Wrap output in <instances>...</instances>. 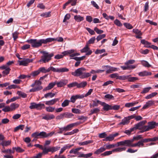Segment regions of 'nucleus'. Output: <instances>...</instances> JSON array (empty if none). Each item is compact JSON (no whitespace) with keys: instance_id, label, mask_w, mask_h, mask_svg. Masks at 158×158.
Masks as SVG:
<instances>
[{"instance_id":"1","label":"nucleus","mask_w":158,"mask_h":158,"mask_svg":"<svg viewBox=\"0 0 158 158\" xmlns=\"http://www.w3.org/2000/svg\"><path fill=\"white\" fill-rule=\"evenodd\" d=\"M86 69L83 67H81L76 69L74 72H72V75L77 77H79L81 79H84L90 76L89 73H87L86 72Z\"/></svg>"},{"instance_id":"2","label":"nucleus","mask_w":158,"mask_h":158,"mask_svg":"<svg viewBox=\"0 0 158 158\" xmlns=\"http://www.w3.org/2000/svg\"><path fill=\"white\" fill-rule=\"evenodd\" d=\"M49 40L48 38L46 39H42L38 40L36 39H30L27 40V42L31 44L33 47L37 48L41 46L42 44H46L48 43Z\"/></svg>"},{"instance_id":"3","label":"nucleus","mask_w":158,"mask_h":158,"mask_svg":"<svg viewBox=\"0 0 158 158\" xmlns=\"http://www.w3.org/2000/svg\"><path fill=\"white\" fill-rule=\"evenodd\" d=\"M54 133V132H52L48 133H47L44 131H42L40 133L38 132H36L33 133L31 136L35 139V140L39 138H47L48 137L52 136Z\"/></svg>"},{"instance_id":"4","label":"nucleus","mask_w":158,"mask_h":158,"mask_svg":"<svg viewBox=\"0 0 158 158\" xmlns=\"http://www.w3.org/2000/svg\"><path fill=\"white\" fill-rule=\"evenodd\" d=\"M43 55L41 56V58L39 61L43 62V63H46L49 62L52 59V57L53 56V53H49V52L45 51L41 52Z\"/></svg>"},{"instance_id":"5","label":"nucleus","mask_w":158,"mask_h":158,"mask_svg":"<svg viewBox=\"0 0 158 158\" xmlns=\"http://www.w3.org/2000/svg\"><path fill=\"white\" fill-rule=\"evenodd\" d=\"M134 141V139L130 140H126L124 141L118 142L117 143V146H127L131 147V143Z\"/></svg>"},{"instance_id":"6","label":"nucleus","mask_w":158,"mask_h":158,"mask_svg":"<svg viewBox=\"0 0 158 158\" xmlns=\"http://www.w3.org/2000/svg\"><path fill=\"white\" fill-rule=\"evenodd\" d=\"M158 126V123L152 121L148 123V126H144L143 127L144 131H148Z\"/></svg>"},{"instance_id":"7","label":"nucleus","mask_w":158,"mask_h":158,"mask_svg":"<svg viewBox=\"0 0 158 158\" xmlns=\"http://www.w3.org/2000/svg\"><path fill=\"white\" fill-rule=\"evenodd\" d=\"M45 105L43 103L37 104L35 102H31L30 104L29 108L31 109H36L38 110H41L43 108H44Z\"/></svg>"},{"instance_id":"8","label":"nucleus","mask_w":158,"mask_h":158,"mask_svg":"<svg viewBox=\"0 0 158 158\" xmlns=\"http://www.w3.org/2000/svg\"><path fill=\"white\" fill-rule=\"evenodd\" d=\"M33 60V59L24 58L22 60H18V62L19 63V65L27 66L29 63L32 62Z\"/></svg>"},{"instance_id":"9","label":"nucleus","mask_w":158,"mask_h":158,"mask_svg":"<svg viewBox=\"0 0 158 158\" xmlns=\"http://www.w3.org/2000/svg\"><path fill=\"white\" fill-rule=\"evenodd\" d=\"M146 123L147 121L146 120H144L138 123L135 124V125L136 129L142 130V132H144L145 131H144V130L143 129V127H144V125Z\"/></svg>"},{"instance_id":"10","label":"nucleus","mask_w":158,"mask_h":158,"mask_svg":"<svg viewBox=\"0 0 158 158\" xmlns=\"http://www.w3.org/2000/svg\"><path fill=\"white\" fill-rule=\"evenodd\" d=\"M41 82L40 81H35L34 83L32 84L31 86L35 87V89L39 88L38 91L42 89L43 87L41 85Z\"/></svg>"},{"instance_id":"11","label":"nucleus","mask_w":158,"mask_h":158,"mask_svg":"<svg viewBox=\"0 0 158 158\" xmlns=\"http://www.w3.org/2000/svg\"><path fill=\"white\" fill-rule=\"evenodd\" d=\"M84 97V95L83 94H77L76 95H73L71 97L70 100H69L70 102L74 103L77 99L82 98Z\"/></svg>"},{"instance_id":"12","label":"nucleus","mask_w":158,"mask_h":158,"mask_svg":"<svg viewBox=\"0 0 158 158\" xmlns=\"http://www.w3.org/2000/svg\"><path fill=\"white\" fill-rule=\"evenodd\" d=\"M81 122H77L74 123H71L67 125L66 126L64 127L65 129V131L70 130L72 128L76 126L79 125L81 124Z\"/></svg>"},{"instance_id":"13","label":"nucleus","mask_w":158,"mask_h":158,"mask_svg":"<svg viewBox=\"0 0 158 158\" xmlns=\"http://www.w3.org/2000/svg\"><path fill=\"white\" fill-rule=\"evenodd\" d=\"M68 83V81L67 80H61L60 81L56 82V84L58 87H61L64 86Z\"/></svg>"},{"instance_id":"14","label":"nucleus","mask_w":158,"mask_h":158,"mask_svg":"<svg viewBox=\"0 0 158 158\" xmlns=\"http://www.w3.org/2000/svg\"><path fill=\"white\" fill-rule=\"evenodd\" d=\"M104 67H106L107 69L109 68L106 71V73H111L112 72L116 71L118 70L117 68L110 67L108 65L105 66Z\"/></svg>"},{"instance_id":"15","label":"nucleus","mask_w":158,"mask_h":158,"mask_svg":"<svg viewBox=\"0 0 158 158\" xmlns=\"http://www.w3.org/2000/svg\"><path fill=\"white\" fill-rule=\"evenodd\" d=\"M59 100V99L58 98H54L50 100L46 101L45 102V104L48 106L52 105L55 104Z\"/></svg>"},{"instance_id":"16","label":"nucleus","mask_w":158,"mask_h":158,"mask_svg":"<svg viewBox=\"0 0 158 158\" xmlns=\"http://www.w3.org/2000/svg\"><path fill=\"white\" fill-rule=\"evenodd\" d=\"M154 101L152 100H151L148 101L146 102V104L144 105L142 108V109H145L148 108L150 106H152L153 104H154Z\"/></svg>"},{"instance_id":"17","label":"nucleus","mask_w":158,"mask_h":158,"mask_svg":"<svg viewBox=\"0 0 158 158\" xmlns=\"http://www.w3.org/2000/svg\"><path fill=\"white\" fill-rule=\"evenodd\" d=\"M130 122V121L128 119L127 117H125L122 120V121L118 124V125L123 126L128 124Z\"/></svg>"},{"instance_id":"18","label":"nucleus","mask_w":158,"mask_h":158,"mask_svg":"<svg viewBox=\"0 0 158 158\" xmlns=\"http://www.w3.org/2000/svg\"><path fill=\"white\" fill-rule=\"evenodd\" d=\"M48 39H49L48 43L53 41H57L59 42H63L64 39L62 37H59L56 38H48Z\"/></svg>"},{"instance_id":"19","label":"nucleus","mask_w":158,"mask_h":158,"mask_svg":"<svg viewBox=\"0 0 158 158\" xmlns=\"http://www.w3.org/2000/svg\"><path fill=\"white\" fill-rule=\"evenodd\" d=\"M152 74L151 72H148L146 71H144L139 73V76L143 77L144 76H150Z\"/></svg>"},{"instance_id":"20","label":"nucleus","mask_w":158,"mask_h":158,"mask_svg":"<svg viewBox=\"0 0 158 158\" xmlns=\"http://www.w3.org/2000/svg\"><path fill=\"white\" fill-rule=\"evenodd\" d=\"M73 144L72 145H64L62 148L60 152V155L63 152L67 149L70 148L71 147L73 146Z\"/></svg>"},{"instance_id":"21","label":"nucleus","mask_w":158,"mask_h":158,"mask_svg":"<svg viewBox=\"0 0 158 158\" xmlns=\"http://www.w3.org/2000/svg\"><path fill=\"white\" fill-rule=\"evenodd\" d=\"M55 117V116L52 114L51 115H47L44 116L42 118L47 120L54 119Z\"/></svg>"},{"instance_id":"22","label":"nucleus","mask_w":158,"mask_h":158,"mask_svg":"<svg viewBox=\"0 0 158 158\" xmlns=\"http://www.w3.org/2000/svg\"><path fill=\"white\" fill-rule=\"evenodd\" d=\"M55 85H56V81L51 82L49 83L48 86L45 88V90H50L53 88Z\"/></svg>"},{"instance_id":"23","label":"nucleus","mask_w":158,"mask_h":158,"mask_svg":"<svg viewBox=\"0 0 158 158\" xmlns=\"http://www.w3.org/2000/svg\"><path fill=\"white\" fill-rule=\"evenodd\" d=\"M43 151L42 153H43V154H46L48 153L49 152H51L52 150L51 147H49L48 148H46L45 147L44 148L43 147V149H42Z\"/></svg>"},{"instance_id":"24","label":"nucleus","mask_w":158,"mask_h":158,"mask_svg":"<svg viewBox=\"0 0 158 158\" xmlns=\"http://www.w3.org/2000/svg\"><path fill=\"white\" fill-rule=\"evenodd\" d=\"M75 50L73 49H71L67 51H64L62 53V54L64 56L68 55L69 54H71L72 53L74 52Z\"/></svg>"},{"instance_id":"25","label":"nucleus","mask_w":158,"mask_h":158,"mask_svg":"<svg viewBox=\"0 0 158 158\" xmlns=\"http://www.w3.org/2000/svg\"><path fill=\"white\" fill-rule=\"evenodd\" d=\"M139 103L138 102L135 101L134 102L127 103L125 104V106L127 107H130L133 106Z\"/></svg>"},{"instance_id":"26","label":"nucleus","mask_w":158,"mask_h":158,"mask_svg":"<svg viewBox=\"0 0 158 158\" xmlns=\"http://www.w3.org/2000/svg\"><path fill=\"white\" fill-rule=\"evenodd\" d=\"M74 19L77 22H80L82 21L84 19L83 17H82L80 15H76L74 16Z\"/></svg>"},{"instance_id":"27","label":"nucleus","mask_w":158,"mask_h":158,"mask_svg":"<svg viewBox=\"0 0 158 158\" xmlns=\"http://www.w3.org/2000/svg\"><path fill=\"white\" fill-rule=\"evenodd\" d=\"M127 79L129 81L133 82L139 80V78L137 77H131V75H128Z\"/></svg>"},{"instance_id":"28","label":"nucleus","mask_w":158,"mask_h":158,"mask_svg":"<svg viewBox=\"0 0 158 158\" xmlns=\"http://www.w3.org/2000/svg\"><path fill=\"white\" fill-rule=\"evenodd\" d=\"M11 143V140L3 141L1 143H0V145H2V146H7L10 145Z\"/></svg>"},{"instance_id":"29","label":"nucleus","mask_w":158,"mask_h":158,"mask_svg":"<svg viewBox=\"0 0 158 158\" xmlns=\"http://www.w3.org/2000/svg\"><path fill=\"white\" fill-rule=\"evenodd\" d=\"M141 43L145 45L146 48H150L151 44L145 40H142L141 41Z\"/></svg>"},{"instance_id":"30","label":"nucleus","mask_w":158,"mask_h":158,"mask_svg":"<svg viewBox=\"0 0 158 158\" xmlns=\"http://www.w3.org/2000/svg\"><path fill=\"white\" fill-rule=\"evenodd\" d=\"M10 107L11 111L15 110L19 107V105L17 103H13L10 105Z\"/></svg>"},{"instance_id":"31","label":"nucleus","mask_w":158,"mask_h":158,"mask_svg":"<svg viewBox=\"0 0 158 158\" xmlns=\"http://www.w3.org/2000/svg\"><path fill=\"white\" fill-rule=\"evenodd\" d=\"M126 149L125 147L118 148L112 150L113 152H120L123 151H125Z\"/></svg>"},{"instance_id":"32","label":"nucleus","mask_w":158,"mask_h":158,"mask_svg":"<svg viewBox=\"0 0 158 158\" xmlns=\"http://www.w3.org/2000/svg\"><path fill=\"white\" fill-rule=\"evenodd\" d=\"M106 148L103 147H101L99 149L97 150L94 152V153L98 155L101 153L102 152L105 151Z\"/></svg>"},{"instance_id":"33","label":"nucleus","mask_w":158,"mask_h":158,"mask_svg":"<svg viewBox=\"0 0 158 158\" xmlns=\"http://www.w3.org/2000/svg\"><path fill=\"white\" fill-rule=\"evenodd\" d=\"M104 103L103 105H102L103 106V110L108 111L109 110L112 109V107L110 106L106 103L105 102H104Z\"/></svg>"},{"instance_id":"34","label":"nucleus","mask_w":158,"mask_h":158,"mask_svg":"<svg viewBox=\"0 0 158 158\" xmlns=\"http://www.w3.org/2000/svg\"><path fill=\"white\" fill-rule=\"evenodd\" d=\"M92 155L93 153H89L85 154H82L79 155L78 157L88 158L90 157Z\"/></svg>"},{"instance_id":"35","label":"nucleus","mask_w":158,"mask_h":158,"mask_svg":"<svg viewBox=\"0 0 158 158\" xmlns=\"http://www.w3.org/2000/svg\"><path fill=\"white\" fill-rule=\"evenodd\" d=\"M93 141L91 140H88L83 142H80L78 143V144L80 145H86L89 143H93Z\"/></svg>"},{"instance_id":"36","label":"nucleus","mask_w":158,"mask_h":158,"mask_svg":"<svg viewBox=\"0 0 158 158\" xmlns=\"http://www.w3.org/2000/svg\"><path fill=\"white\" fill-rule=\"evenodd\" d=\"M40 16L44 18L50 17L51 16V12H48L43 13L40 14Z\"/></svg>"},{"instance_id":"37","label":"nucleus","mask_w":158,"mask_h":158,"mask_svg":"<svg viewBox=\"0 0 158 158\" xmlns=\"http://www.w3.org/2000/svg\"><path fill=\"white\" fill-rule=\"evenodd\" d=\"M87 85V82L85 81H82L80 83H78V88H84Z\"/></svg>"},{"instance_id":"38","label":"nucleus","mask_w":158,"mask_h":158,"mask_svg":"<svg viewBox=\"0 0 158 158\" xmlns=\"http://www.w3.org/2000/svg\"><path fill=\"white\" fill-rule=\"evenodd\" d=\"M112 134L110 135L109 136L106 137L105 139H103L104 141H112L114 140Z\"/></svg>"},{"instance_id":"39","label":"nucleus","mask_w":158,"mask_h":158,"mask_svg":"<svg viewBox=\"0 0 158 158\" xmlns=\"http://www.w3.org/2000/svg\"><path fill=\"white\" fill-rule=\"evenodd\" d=\"M25 125H19L15 128L14 131L15 132L18 131L19 129L23 130V129Z\"/></svg>"},{"instance_id":"40","label":"nucleus","mask_w":158,"mask_h":158,"mask_svg":"<svg viewBox=\"0 0 158 158\" xmlns=\"http://www.w3.org/2000/svg\"><path fill=\"white\" fill-rule=\"evenodd\" d=\"M79 130L77 129H76L73 130L71 132H67L66 133H65L64 134V135H72L74 133H76L78 132Z\"/></svg>"},{"instance_id":"41","label":"nucleus","mask_w":158,"mask_h":158,"mask_svg":"<svg viewBox=\"0 0 158 158\" xmlns=\"http://www.w3.org/2000/svg\"><path fill=\"white\" fill-rule=\"evenodd\" d=\"M157 94V93L156 92H153L150 94L147 95L145 97V98L146 99H149L155 96H156Z\"/></svg>"},{"instance_id":"42","label":"nucleus","mask_w":158,"mask_h":158,"mask_svg":"<svg viewBox=\"0 0 158 158\" xmlns=\"http://www.w3.org/2000/svg\"><path fill=\"white\" fill-rule=\"evenodd\" d=\"M40 73L42 72L44 73H46L49 72L48 68L46 69L44 67H41L39 69Z\"/></svg>"},{"instance_id":"43","label":"nucleus","mask_w":158,"mask_h":158,"mask_svg":"<svg viewBox=\"0 0 158 158\" xmlns=\"http://www.w3.org/2000/svg\"><path fill=\"white\" fill-rule=\"evenodd\" d=\"M141 63L143 66L145 67L149 68L151 66V65L149 64L145 60H142L141 61Z\"/></svg>"},{"instance_id":"44","label":"nucleus","mask_w":158,"mask_h":158,"mask_svg":"<svg viewBox=\"0 0 158 158\" xmlns=\"http://www.w3.org/2000/svg\"><path fill=\"white\" fill-rule=\"evenodd\" d=\"M69 71V69L66 67H63L58 69V73H63L67 72Z\"/></svg>"},{"instance_id":"45","label":"nucleus","mask_w":158,"mask_h":158,"mask_svg":"<svg viewBox=\"0 0 158 158\" xmlns=\"http://www.w3.org/2000/svg\"><path fill=\"white\" fill-rule=\"evenodd\" d=\"M64 118H69L73 116V114L71 113L65 112L64 113Z\"/></svg>"},{"instance_id":"46","label":"nucleus","mask_w":158,"mask_h":158,"mask_svg":"<svg viewBox=\"0 0 158 158\" xmlns=\"http://www.w3.org/2000/svg\"><path fill=\"white\" fill-rule=\"evenodd\" d=\"M67 86L68 87L71 88L72 87L77 86V88L78 83L77 82H74L68 85Z\"/></svg>"},{"instance_id":"47","label":"nucleus","mask_w":158,"mask_h":158,"mask_svg":"<svg viewBox=\"0 0 158 158\" xmlns=\"http://www.w3.org/2000/svg\"><path fill=\"white\" fill-rule=\"evenodd\" d=\"M55 109V107H53L50 106L46 107V110L47 111L50 112H53L54 111Z\"/></svg>"},{"instance_id":"48","label":"nucleus","mask_w":158,"mask_h":158,"mask_svg":"<svg viewBox=\"0 0 158 158\" xmlns=\"http://www.w3.org/2000/svg\"><path fill=\"white\" fill-rule=\"evenodd\" d=\"M70 101L68 100H65L62 103L61 106L63 107H65L69 105Z\"/></svg>"},{"instance_id":"49","label":"nucleus","mask_w":158,"mask_h":158,"mask_svg":"<svg viewBox=\"0 0 158 158\" xmlns=\"http://www.w3.org/2000/svg\"><path fill=\"white\" fill-rule=\"evenodd\" d=\"M10 68H8L6 69H5L2 72L3 74V77L5 76L6 75H8L10 73Z\"/></svg>"},{"instance_id":"50","label":"nucleus","mask_w":158,"mask_h":158,"mask_svg":"<svg viewBox=\"0 0 158 158\" xmlns=\"http://www.w3.org/2000/svg\"><path fill=\"white\" fill-rule=\"evenodd\" d=\"M40 73V72L39 69L33 71L31 73V75L33 77L36 76Z\"/></svg>"},{"instance_id":"51","label":"nucleus","mask_w":158,"mask_h":158,"mask_svg":"<svg viewBox=\"0 0 158 158\" xmlns=\"http://www.w3.org/2000/svg\"><path fill=\"white\" fill-rule=\"evenodd\" d=\"M89 49L88 45L86 44V46L84 47L81 50V52L82 53L86 52Z\"/></svg>"},{"instance_id":"52","label":"nucleus","mask_w":158,"mask_h":158,"mask_svg":"<svg viewBox=\"0 0 158 158\" xmlns=\"http://www.w3.org/2000/svg\"><path fill=\"white\" fill-rule=\"evenodd\" d=\"M48 70L49 72H50V71H52L54 72H58V68H55L52 66H50L48 68Z\"/></svg>"},{"instance_id":"53","label":"nucleus","mask_w":158,"mask_h":158,"mask_svg":"<svg viewBox=\"0 0 158 158\" xmlns=\"http://www.w3.org/2000/svg\"><path fill=\"white\" fill-rule=\"evenodd\" d=\"M55 95L54 93H52V92L48 93L44 95V97L47 98L48 97H50V98H52Z\"/></svg>"},{"instance_id":"54","label":"nucleus","mask_w":158,"mask_h":158,"mask_svg":"<svg viewBox=\"0 0 158 158\" xmlns=\"http://www.w3.org/2000/svg\"><path fill=\"white\" fill-rule=\"evenodd\" d=\"M17 94L21 96L23 98H25L27 97V95L26 94L20 91H18Z\"/></svg>"},{"instance_id":"55","label":"nucleus","mask_w":158,"mask_h":158,"mask_svg":"<svg viewBox=\"0 0 158 158\" xmlns=\"http://www.w3.org/2000/svg\"><path fill=\"white\" fill-rule=\"evenodd\" d=\"M100 111V110L98 108H95L90 110V114L91 115L94 113H96Z\"/></svg>"},{"instance_id":"56","label":"nucleus","mask_w":158,"mask_h":158,"mask_svg":"<svg viewBox=\"0 0 158 158\" xmlns=\"http://www.w3.org/2000/svg\"><path fill=\"white\" fill-rule=\"evenodd\" d=\"M123 25L126 28L128 29H131L133 28V26L131 24L128 23H124Z\"/></svg>"},{"instance_id":"57","label":"nucleus","mask_w":158,"mask_h":158,"mask_svg":"<svg viewBox=\"0 0 158 158\" xmlns=\"http://www.w3.org/2000/svg\"><path fill=\"white\" fill-rule=\"evenodd\" d=\"M113 152L112 151V150L111 151H106L105 152H104L102 153L101 154V156H107L111 154H112Z\"/></svg>"},{"instance_id":"58","label":"nucleus","mask_w":158,"mask_h":158,"mask_svg":"<svg viewBox=\"0 0 158 158\" xmlns=\"http://www.w3.org/2000/svg\"><path fill=\"white\" fill-rule=\"evenodd\" d=\"M133 32L136 35L139 34V35H142V34L141 31L137 29H133Z\"/></svg>"},{"instance_id":"59","label":"nucleus","mask_w":158,"mask_h":158,"mask_svg":"<svg viewBox=\"0 0 158 158\" xmlns=\"http://www.w3.org/2000/svg\"><path fill=\"white\" fill-rule=\"evenodd\" d=\"M151 89V87H148L147 88H145L143 89V90L141 92V94H145L149 92L150 89Z\"/></svg>"},{"instance_id":"60","label":"nucleus","mask_w":158,"mask_h":158,"mask_svg":"<svg viewBox=\"0 0 158 158\" xmlns=\"http://www.w3.org/2000/svg\"><path fill=\"white\" fill-rule=\"evenodd\" d=\"M114 23L117 26L120 27L122 26V24L118 19H116L114 21Z\"/></svg>"},{"instance_id":"61","label":"nucleus","mask_w":158,"mask_h":158,"mask_svg":"<svg viewBox=\"0 0 158 158\" xmlns=\"http://www.w3.org/2000/svg\"><path fill=\"white\" fill-rule=\"evenodd\" d=\"M64 118V113L60 114V115L57 116L56 117V120H60V119H63Z\"/></svg>"},{"instance_id":"62","label":"nucleus","mask_w":158,"mask_h":158,"mask_svg":"<svg viewBox=\"0 0 158 158\" xmlns=\"http://www.w3.org/2000/svg\"><path fill=\"white\" fill-rule=\"evenodd\" d=\"M106 36L105 34H103L101 35H100L97 36L96 38V40L97 41H98L100 40H101L102 39L104 38Z\"/></svg>"},{"instance_id":"63","label":"nucleus","mask_w":158,"mask_h":158,"mask_svg":"<svg viewBox=\"0 0 158 158\" xmlns=\"http://www.w3.org/2000/svg\"><path fill=\"white\" fill-rule=\"evenodd\" d=\"M95 39H95V37L91 38L88 41V42L87 43V44L88 45V44H93L94 42Z\"/></svg>"},{"instance_id":"64","label":"nucleus","mask_w":158,"mask_h":158,"mask_svg":"<svg viewBox=\"0 0 158 158\" xmlns=\"http://www.w3.org/2000/svg\"><path fill=\"white\" fill-rule=\"evenodd\" d=\"M19 34V33L17 31H15L13 33L12 36L14 40H15L18 38V35Z\"/></svg>"}]
</instances>
